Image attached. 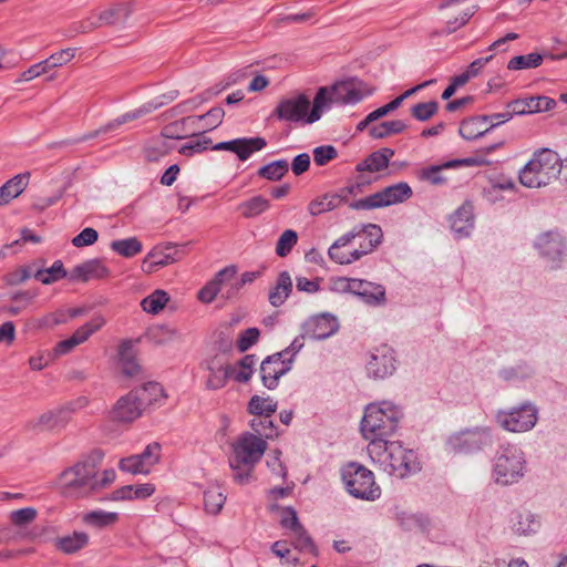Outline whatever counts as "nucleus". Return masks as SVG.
I'll return each mask as SVG.
<instances>
[{"instance_id":"nucleus-1","label":"nucleus","mask_w":567,"mask_h":567,"mask_svg":"<svg viewBox=\"0 0 567 567\" xmlns=\"http://www.w3.org/2000/svg\"><path fill=\"white\" fill-rule=\"evenodd\" d=\"M367 450L371 461L389 475L404 478L421 471L416 453L399 441L374 440Z\"/></svg>"},{"instance_id":"nucleus-2","label":"nucleus","mask_w":567,"mask_h":567,"mask_svg":"<svg viewBox=\"0 0 567 567\" xmlns=\"http://www.w3.org/2000/svg\"><path fill=\"white\" fill-rule=\"evenodd\" d=\"M104 457L101 450H94L73 466L64 470L59 484L64 495L84 497L94 493L95 474Z\"/></svg>"},{"instance_id":"nucleus-3","label":"nucleus","mask_w":567,"mask_h":567,"mask_svg":"<svg viewBox=\"0 0 567 567\" xmlns=\"http://www.w3.org/2000/svg\"><path fill=\"white\" fill-rule=\"evenodd\" d=\"M563 171H567V158L563 161L557 152L542 148L519 171V182L528 188H540L557 179Z\"/></svg>"},{"instance_id":"nucleus-4","label":"nucleus","mask_w":567,"mask_h":567,"mask_svg":"<svg viewBox=\"0 0 567 567\" xmlns=\"http://www.w3.org/2000/svg\"><path fill=\"white\" fill-rule=\"evenodd\" d=\"M402 415L401 409L392 402L371 403L365 408L361 433L370 442L388 440L398 430Z\"/></svg>"},{"instance_id":"nucleus-5","label":"nucleus","mask_w":567,"mask_h":567,"mask_svg":"<svg viewBox=\"0 0 567 567\" xmlns=\"http://www.w3.org/2000/svg\"><path fill=\"white\" fill-rule=\"evenodd\" d=\"M267 442L256 434L245 432L233 443V456L229 466L234 472L236 482L246 483L251 475L255 465L261 460L267 450Z\"/></svg>"},{"instance_id":"nucleus-6","label":"nucleus","mask_w":567,"mask_h":567,"mask_svg":"<svg viewBox=\"0 0 567 567\" xmlns=\"http://www.w3.org/2000/svg\"><path fill=\"white\" fill-rule=\"evenodd\" d=\"M157 395H164V390L156 382H148L141 389L132 390L116 401L110 411V419L115 422L131 423L142 415L146 401L147 403L156 401Z\"/></svg>"},{"instance_id":"nucleus-7","label":"nucleus","mask_w":567,"mask_h":567,"mask_svg":"<svg viewBox=\"0 0 567 567\" xmlns=\"http://www.w3.org/2000/svg\"><path fill=\"white\" fill-rule=\"evenodd\" d=\"M525 466L524 453L517 445H502L494 457L493 477L501 485L517 483L525 474Z\"/></svg>"},{"instance_id":"nucleus-8","label":"nucleus","mask_w":567,"mask_h":567,"mask_svg":"<svg viewBox=\"0 0 567 567\" xmlns=\"http://www.w3.org/2000/svg\"><path fill=\"white\" fill-rule=\"evenodd\" d=\"M341 477L348 493L355 498L375 501L381 495L373 472L360 463L351 462L343 466Z\"/></svg>"},{"instance_id":"nucleus-9","label":"nucleus","mask_w":567,"mask_h":567,"mask_svg":"<svg viewBox=\"0 0 567 567\" xmlns=\"http://www.w3.org/2000/svg\"><path fill=\"white\" fill-rule=\"evenodd\" d=\"M177 96H178L177 91H171L166 94L159 95V96L155 97L154 100L144 103L138 109H135L133 111H130V112H126V113L120 115L118 117L114 118L113 121L109 122L107 124H105L104 126L100 127L96 131H93L89 134L82 135V136L73 138V140L63 141V142H61V144H63V145L76 144V143L85 142L90 138H94L102 133H107V132L114 131L127 122L137 120L144 115H147V114L156 111L157 109L174 101Z\"/></svg>"},{"instance_id":"nucleus-10","label":"nucleus","mask_w":567,"mask_h":567,"mask_svg":"<svg viewBox=\"0 0 567 567\" xmlns=\"http://www.w3.org/2000/svg\"><path fill=\"white\" fill-rule=\"evenodd\" d=\"M493 444V435L488 427L477 426L453 433L445 441L449 454H473Z\"/></svg>"},{"instance_id":"nucleus-11","label":"nucleus","mask_w":567,"mask_h":567,"mask_svg":"<svg viewBox=\"0 0 567 567\" xmlns=\"http://www.w3.org/2000/svg\"><path fill=\"white\" fill-rule=\"evenodd\" d=\"M412 196L411 186L406 182H399L370 196L349 203V207L354 210H371L404 203Z\"/></svg>"},{"instance_id":"nucleus-12","label":"nucleus","mask_w":567,"mask_h":567,"mask_svg":"<svg viewBox=\"0 0 567 567\" xmlns=\"http://www.w3.org/2000/svg\"><path fill=\"white\" fill-rule=\"evenodd\" d=\"M496 420L508 432H527L537 423L538 409L532 402H524L507 411H498Z\"/></svg>"},{"instance_id":"nucleus-13","label":"nucleus","mask_w":567,"mask_h":567,"mask_svg":"<svg viewBox=\"0 0 567 567\" xmlns=\"http://www.w3.org/2000/svg\"><path fill=\"white\" fill-rule=\"evenodd\" d=\"M310 106L309 97L300 93L281 99L274 109L271 116L289 123L309 124L307 118L309 117Z\"/></svg>"},{"instance_id":"nucleus-14","label":"nucleus","mask_w":567,"mask_h":567,"mask_svg":"<svg viewBox=\"0 0 567 567\" xmlns=\"http://www.w3.org/2000/svg\"><path fill=\"white\" fill-rule=\"evenodd\" d=\"M534 247L551 269L560 266L566 251L564 237L557 230L542 233L535 240Z\"/></svg>"},{"instance_id":"nucleus-15","label":"nucleus","mask_w":567,"mask_h":567,"mask_svg":"<svg viewBox=\"0 0 567 567\" xmlns=\"http://www.w3.org/2000/svg\"><path fill=\"white\" fill-rule=\"evenodd\" d=\"M161 458V445L157 442L150 443L142 453L124 457L120 461L121 471L131 474H148L151 466Z\"/></svg>"},{"instance_id":"nucleus-16","label":"nucleus","mask_w":567,"mask_h":567,"mask_svg":"<svg viewBox=\"0 0 567 567\" xmlns=\"http://www.w3.org/2000/svg\"><path fill=\"white\" fill-rule=\"evenodd\" d=\"M292 369V359H282V353L266 357L260 364V378L265 388L275 390L281 377Z\"/></svg>"},{"instance_id":"nucleus-17","label":"nucleus","mask_w":567,"mask_h":567,"mask_svg":"<svg viewBox=\"0 0 567 567\" xmlns=\"http://www.w3.org/2000/svg\"><path fill=\"white\" fill-rule=\"evenodd\" d=\"M396 369V360L391 349L383 347L377 349L367 363L368 375L373 379H384L393 374Z\"/></svg>"},{"instance_id":"nucleus-18","label":"nucleus","mask_w":567,"mask_h":567,"mask_svg":"<svg viewBox=\"0 0 567 567\" xmlns=\"http://www.w3.org/2000/svg\"><path fill=\"white\" fill-rule=\"evenodd\" d=\"M352 295L369 306L378 307L386 301L385 288L382 285L355 278L352 280Z\"/></svg>"},{"instance_id":"nucleus-19","label":"nucleus","mask_w":567,"mask_h":567,"mask_svg":"<svg viewBox=\"0 0 567 567\" xmlns=\"http://www.w3.org/2000/svg\"><path fill=\"white\" fill-rule=\"evenodd\" d=\"M133 11L134 3L132 1L116 2L96 12V21L101 23V27L123 25Z\"/></svg>"},{"instance_id":"nucleus-20","label":"nucleus","mask_w":567,"mask_h":567,"mask_svg":"<svg viewBox=\"0 0 567 567\" xmlns=\"http://www.w3.org/2000/svg\"><path fill=\"white\" fill-rule=\"evenodd\" d=\"M556 101L545 95L517 99L507 103L506 109H513L516 115L547 112L556 106Z\"/></svg>"},{"instance_id":"nucleus-21","label":"nucleus","mask_w":567,"mask_h":567,"mask_svg":"<svg viewBox=\"0 0 567 567\" xmlns=\"http://www.w3.org/2000/svg\"><path fill=\"white\" fill-rule=\"evenodd\" d=\"M451 229L456 239L466 238L474 228V207L470 202L461 205L450 217Z\"/></svg>"},{"instance_id":"nucleus-22","label":"nucleus","mask_w":567,"mask_h":567,"mask_svg":"<svg viewBox=\"0 0 567 567\" xmlns=\"http://www.w3.org/2000/svg\"><path fill=\"white\" fill-rule=\"evenodd\" d=\"M339 329L338 319L331 313H321L307 323V334L312 340H323L334 334Z\"/></svg>"},{"instance_id":"nucleus-23","label":"nucleus","mask_w":567,"mask_h":567,"mask_svg":"<svg viewBox=\"0 0 567 567\" xmlns=\"http://www.w3.org/2000/svg\"><path fill=\"white\" fill-rule=\"evenodd\" d=\"M109 276V269L100 259H90L76 265L70 272L71 281L86 282L91 279H102Z\"/></svg>"},{"instance_id":"nucleus-24","label":"nucleus","mask_w":567,"mask_h":567,"mask_svg":"<svg viewBox=\"0 0 567 567\" xmlns=\"http://www.w3.org/2000/svg\"><path fill=\"white\" fill-rule=\"evenodd\" d=\"M394 156V150L390 147H383L375 152H372L367 158L359 162L355 166V171L359 173L370 172L377 173L385 169L389 166L391 157Z\"/></svg>"},{"instance_id":"nucleus-25","label":"nucleus","mask_w":567,"mask_h":567,"mask_svg":"<svg viewBox=\"0 0 567 567\" xmlns=\"http://www.w3.org/2000/svg\"><path fill=\"white\" fill-rule=\"evenodd\" d=\"M540 520L527 509H518L512 516V529L517 535L528 536L537 533Z\"/></svg>"},{"instance_id":"nucleus-26","label":"nucleus","mask_w":567,"mask_h":567,"mask_svg":"<svg viewBox=\"0 0 567 567\" xmlns=\"http://www.w3.org/2000/svg\"><path fill=\"white\" fill-rule=\"evenodd\" d=\"M30 173H22L13 176L0 187V206L8 205L27 188Z\"/></svg>"},{"instance_id":"nucleus-27","label":"nucleus","mask_w":567,"mask_h":567,"mask_svg":"<svg viewBox=\"0 0 567 567\" xmlns=\"http://www.w3.org/2000/svg\"><path fill=\"white\" fill-rule=\"evenodd\" d=\"M175 261L176 257L173 247H167L165 250L154 248L144 258L142 269L144 272L151 274Z\"/></svg>"},{"instance_id":"nucleus-28","label":"nucleus","mask_w":567,"mask_h":567,"mask_svg":"<svg viewBox=\"0 0 567 567\" xmlns=\"http://www.w3.org/2000/svg\"><path fill=\"white\" fill-rule=\"evenodd\" d=\"M237 269L235 266H228L224 269L219 270L213 280L207 282L199 291H198V299L202 302L210 303L215 297L219 293L220 295V284L224 282V279L236 275Z\"/></svg>"},{"instance_id":"nucleus-29","label":"nucleus","mask_w":567,"mask_h":567,"mask_svg":"<svg viewBox=\"0 0 567 567\" xmlns=\"http://www.w3.org/2000/svg\"><path fill=\"white\" fill-rule=\"evenodd\" d=\"M332 101L334 104H357L363 99V94L350 82H338L331 85Z\"/></svg>"},{"instance_id":"nucleus-30","label":"nucleus","mask_w":567,"mask_h":567,"mask_svg":"<svg viewBox=\"0 0 567 567\" xmlns=\"http://www.w3.org/2000/svg\"><path fill=\"white\" fill-rule=\"evenodd\" d=\"M118 362L121 364L122 372L126 377H135L141 372V365L136 361L132 340H124L118 346Z\"/></svg>"},{"instance_id":"nucleus-31","label":"nucleus","mask_w":567,"mask_h":567,"mask_svg":"<svg viewBox=\"0 0 567 567\" xmlns=\"http://www.w3.org/2000/svg\"><path fill=\"white\" fill-rule=\"evenodd\" d=\"M173 150V144L167 134L152 138L144 148V157L147 162H158Z\"/></svg>"},{"instance_id":"nucleus-32","label":"nucleus","mask_w":567,"mask_h":567,"mask_svg":"<svg viewBox=\"0 0 567 567\" xmlns=\"http://www.w3.org/2000/svg\"><path fill=\"white\" fill-rule=\"evenodd\" d=\"M292 291V280L288 271L278 275L276 286L269 291L268 300L272 307H280Z\"/></svg>"},{"instance_id":"nucleus-33","label":"nucleus","mask_w":567,"mask_h":567,"mask_svg":"<svg viewBox=\"0 0 567 567\" xmlns=\"http://www.w3.org/2000/svg\"><path fill=\"white\" fill-rule=\"evenodd\" d=\"M266 145V140L259 136L235 138V148L233 153L244 162L247 161L255 152L265 148Z\"/></svg>"},{"instance_id":"nucleus-34","label":"nucleus","mask_w":567,"mask_h":567,"mask_svg":"<svg viewBox=\"0 0 567 567\" xmlns=\"http://www.w3.org/2000/svg\"><path fill=\"white\" fill-rule=\"evenodd\" d=\"M488 122V117L483 115L473 116L471 118L464 120L460 126V135L467 141H472L485 135L489 132V126L483 128V126Z\"/></svg>"},{"instance_id":"nucleus-35","label":"nucleus","mask_w":567,"mask_h":567,"mask_svg":"<svg viewBox=\"0 0 567 567\" xmlns=\"http://www.w3.org/2000/svg\"><path fill=\"white\" fill-rule=\"evenodd\" d=\"M333 103L331 86L319 87L315 95L313 105L310 110L309 117L307 118L308 123H315L319 121L322 116V113L329 110Z\"/></svg>"},{"instance_id":"nucleus-36","label":"nucleus","mask_w":567,"mask_h":567,"mask_svg":"<svg viewBox=\"0 0 567 567\" xmlns=\"http://www.w3.org/2000/svg\"><path fill=\"white\" fill-rule=\"evenodd\" d=\"M89 535L85 532H73L56 539V548L64 554L71 555L86 547Z\"/></svg>"},{"instance_id":"nucleus-37","label":"nucleus","mask_w":567,"mask_h":567,"mask_svg":"<svg viewBox=\"0 0 567 567\" xmlns=\"http://www.w3.org/2000/svg\"><path fill=\"white\" fill-rule=\"evenodd\" d=\"M341 206V202L336 192L326 193L313 198L308 205V212L311 216H319L323 213L331 212Z\"/></svg>"},{"instance_id":"nucleus-38","label":"nucleus","mask_w":567,"mask_h":567,"mask_svg":"<svg viewBox=\"0 0 567 567\" xmlns=\"http://www.w3.org/2000/svg\"><path fill=\"white\" fill-rule=\"evenodd\" d=\"M270 207V202L261 195L254 196L237 205V212L245 218H255Z\"/></svg>"},{"instance_id":"nucleus-39","label":"nucleus","mask_w":567,"mask_h":567,"mask_svg":"<svg viewBox=\"0 0 567 567\" xmlns=\"http://www.w3.org/2000/svg\"><path fill=\"white\" fill-rule=\"evenodd\" d=\"M112 251L124 258H132L143 250V245L137 237L115 239L110 244Z\"/></svg>"},{"instance_id":"nucleus-40","label":"nucleus","mask_w":567,"mask_h":567,"mask_svg":"<svg viewBox=\"0 0 567 567\" xmlns=\"http://www.w3.org/2000/svg\"><path fill=\"white\" fill-rule=\"evenodd\" d=\"M406 128V124L401 120L385 121L369 128L370 137L374 140L386 138L391 135L400 134Z\"/></svg>"},{"instance_id":"nucleus-41","label":"nucleus","mask_w":567,"mask_h":567,"mask_svg":"<svg viewBox=\"0 0 567 567\" xmlns=\"http://www.w3.org/2000/svg\"><path fill=\"white\" fill-rule=\"evenodd\" d=\"M118 519V514L115 512H105L103 509H95L87 512L83 515L82 520L84 524L96 527L105 528L115 524Z\"/></svg>"},{"instance_id":"nucleus-42","label":"nucleus","mask_w":567,"mask_h":567,"mask_svg":"<svg viewBox=\"0 0 567 567\" xmlns=\"http://www.w3.org/2000/svg\"><path fill=\"white\" fill-rule=\"evenodd\" d=\"M257 357L255 354H246L234 367L233 380L238 383H247L255 370Z\"/></svg>"},{"instance_id":"nucleus-43","label":"nucleus","mask_w":567,"mask_h":567,"mask_svg":"<svg viewBox=\"0 0 567 567\" xmlns=\"http://www.w3.org/2000/svg\"><path fill=\"white\" fill-rule=\"evenodd\" d=\"M277 401L270 396L252 395L248 402V412L255 416H272L277 411Z\"/></svg>"},{"instance_id":"nucleus-44","label":"nucleus","mask_w":567,"mask_h":567,"mask_svg":"<svg viewBox=\"0 0 567 567\" xmlns=\"http://www.w3.org/2000/svg\"><path fill=\"white\" fill-rule=\"evenodd\" d=\"M69 276L61 260H55L51 267L38 269L33 277L43 285H51Z\"/></svg>"},{"instance_id":"nucleus-45","label":"nucleus","mask_w":567,"mask_h":567,"mask_svg":"<svg viewBox=\"0 0 567 567\" xmlns=\"http://www.w3.org/2000/svg\"><path fill=\"white\" fill-rule=\"evenodd\" d=\"M289 171V163L287 159H277L267 165L261 166L257 175L261 178L277 182L280 181Z\"/></svg>"},{"instance_id":"nucleus-46","label":"nucleus","mask_w":567,"mask_h":567,"mask_svg":"<svg viewBox=\"0 0 567 567\" xmlns=\"http://www.w3.org/2000/svg\"><path fill=\"white\" fill-rule=\"evenodd\" d=\"M271 416H255L249 425L258 437L266 440L274 439L278 435L277 426L274 424Z\"/></svg>"},{"instance_id":"nucleus-47","label":"nucleus","mask_w":567,"mask_h":567,"mask_svg":"<svg viewBox=\"0 0 567 567\" xmlns=\"http://www.w3.org/2000/svg\"><path fill=\"white\" fill-rule=\"evenodd\" d=\"M359 238H365L367 245H362L364 249L372 252L380 244L383 237L382 229L377 224L360 225Z\"/></svg>"},{"instance_id":"nucleus-48","label":"nucleus","mask_w":567,"mask_h":567,"mask_svg":"<svg viewBox=\"0 0 567 567\" xmlns=\"http://www.w3.org/2000/svg\"><path fill=\"white\" fill-rule=\"evenodd\" d=\"M168 301V293L164 290L157 289L141 301V307L145 312L156 315Z\"/></svg>"},{"instance_id":"nucleus-49","label":"nucleus","mask_w":567,"mask_h":567,"mask_svg":"<svg viewBox=\"0 0 567 567\" xmlns=\"http://www.w3.org/2000/svg\"><path fill=\"white\" fill-rule=\"evenodd\" d=\"M544 56L539 53H528L525 55H516L507 63L511 71L526 70L538 68L543 63Z\"/></svg>"},{"instance_id":"nucleus-50","label":"nucleus","mask_w":567,"mask_h":567,"mask_svg":"<svg viewBox=\"0 0 567 567\" xmlns=\"http://www.w3.org/2000/svg\"><path fill=\"white\" fill-rule=\"evenodd\" d=\"M295 534L292 546L302 553H308L313 556H318L319 551L318 548L311 538V536L307 533V530L303 528V526H300L299 528L292 530Z\"/></svg>"},{"instance_id":"nucleus-51","label":"nucleus","mask_w":567,"mask_h":567,"mask_svg":"<svg viewBox=\"0 0 567 567\" xmlns=\"http://www.w3.org/2000/svg\"><path fill=\"white\" fill-rule=\"evenodd\" d=\"M225 111L220 106L212 107L207 113L198 116H187L182 120L183 124L192 123L197 121H206L210 130L218 127L223 123Z\"/></svg>"},{"instance_id":"nucleus-52","label":"nucleus","mask_w":567,"mask_h":567,"mask_svg":"<svg viewBox=\"0 0 567 567\" xmlns=\"http://www.w3.org/2000/svg\"><path fill=\"white\" fill-rule=\"evenodd\" d=\"M226 501V496L220 492L219 487H209L204 492L205 511L209 514H217L221 511Z\"/></svg>"},{"instance_id":"nucleus-53","label":"nucleus","mask_w":567,"mask_h":567,"mask_svg":"<svg viewBox=\"0 0 567 567\" xmlns=\"http://www.w3.org/2000/svg\"><path fill=\"white\" fill-rule=\"evenodd\" d=\"M447 168L449 167L444 166V163L441 165H431L421 168L416 176L420 181L429 182L432 185H443L446 178L442 175V171Z\"/></svg>"},{"instance_id":"nucleus-54","label":"nucleus","mask_w":567,"mask_h":567,"mask_svg":"<svg viewBox=\"0 0 567 567\" xmlns=\"http://www.w3.org/2000/svg\"><path fill=\"white\" fill-rule=\"evenodd\" d=\"M233 370L234 367L231 364H227L225 367H220L216 371H213L207 380V388L212 390L224 388L227 381L233 379Z\"/></svg>"},{"instance_id":"nucleus-55","label":"nucleus","mask_w":567,"mask_h":567,"mask_svg":"<svg viewBox=\"0 0 567 567\" xmlns=\"http://www.w3.org/2000/svg\"><path fill=\"white\" fill-rule=\"evenodd\" d=\"M476 11H477V6H472V7L464 9L460 13V16L447 19L446 25H445V29L443 32L445 34L454 33L455 31H457L458 29L464 27L471 20V18L476 13Z\"/></svg>"},{"instance_id":"nucleus-56","label":"nucleus","mask_w":567,"mask_h":567,"mask_svg":"<svg viewBox=\"0 0 567 567\" xmlns=\"http://www.w3.org/2000/svg\"><path fill=\"white\" fill-rule=\"evenodd\" d=\"M439 111V102L437 101H427L416 103L411 107V115L420 121L425 122L429 121L432 116H434Z\"/></svg>"},{"instance_id":"nucleus-57","label":"nucleus","mask_w":567,"mask_h":567,"mask_svg":"<svg viewBox=\"0 0 567 567\" xmlns=\"http://www.w3.org/2000/svg\"><path fill=\"white\" fill-rule=\"evenodd\" d=\"M298 243V234L292 229H286L276 244V254L279 257L288 256Z\"/></svg>"},{"instance_id":"nucleus-58","label":"nucleus","mask_w":567,"mask_h":567,"mask_svg":"<svg viewBox=\"0 0 567 567\" xmlns=\"http://www.w3.org/2000/svg\"><path fill=\"white\" fill-rule=\"evenodd\" d=\"M104 323L105 321L102 317H96L90 322H86L76 329L71 337L78 341V344H81L86 341L89 337L92 336L95 331L100 330Z\"/></svg>"},{"instance_id":"nucleus-59","label":"nucleus","mask_w":567,"mask_h":567,"mask_svg":"<svg viewBox=\"0 0 567 567\" xmlns=\"http://www.w3.org/2000/svg\"><path fill=\"white\" fill-rule=\"evenodd\" d=\"M102 28L101 23L96 21V13L81 21H75L69 27L71 35L89 33L95 29Z\"/></svg>"},{"instance_id":"nucleus-60","label":"nucleus","mask_w":567,"mask_h":567,"mask_svg":"<svg viewBox=\"0 0 567 567\" xmlns=\"http://www.w3.org/2000/svg\"><path fill=\"white\" fill-rule=\"evenodd\" d=\"M260 332L257 328H248L243 330L237 339V349L239 352L248 351L254 344L258 342Z\"/></svg>"},{"instance_id":"nucleus-61","label":"nucleus","mask_w":567,"mask_h":567,"mask_svg":"<svg viewBox=\"0 0 567 567\" xmlns=\"http://www.w3.org/2000/svg\"><path fill=\"white\" fill-rule=\"evenodd\" d=\"M55 417L52 411L41 414L37 420L28 422L27 429L32 431H45L58 429Z\"/></svg>"},{"instance_id":"nucleus-62","label":"nucleus","mask_w":567,"mask_h":567,"mask_svg":"<svg viewBox=\"0 0 567 567\" xmlns=\"http://www.w3.org/2000/svg\"><path fill=\"white\" fill-rule=\"evenodd\" d=\"M355 238H359V227H353L350 231L340 236L328 249V256L330 259H340L338 257L337 250L338 248H342L350 243H352Z\"/></svg>"},{"instance_id":"nucleus-63","label":"nucleus","mask_w":567,"mask_h":567,"mask_svg":"<svg viewBox=\"0 0 567 567\" xmlns=\"http://www.w3.org/2000/svg\"><path fill=\"white\" fill-rule=\"evenodd\" d=\"M212 140L209 137H198L179 148V153L185 156H192L195 153H202L209 148Z\"/></svg>"},{"instance_id":"nucleus-64","label":"nucleus","mask_w":567,"mask_h":567,"mask_svg":"<svg viewBox=\"0 0 567 567\" xmlns=\"http://www.w3.org/2000/svg\"><path fill=\"white\" fill-rule=\"evenodd\" d=\"M37 511L33 507H24L10 513V520L16 526H25L34 520Z\"/></svg>"}]
</instances>
